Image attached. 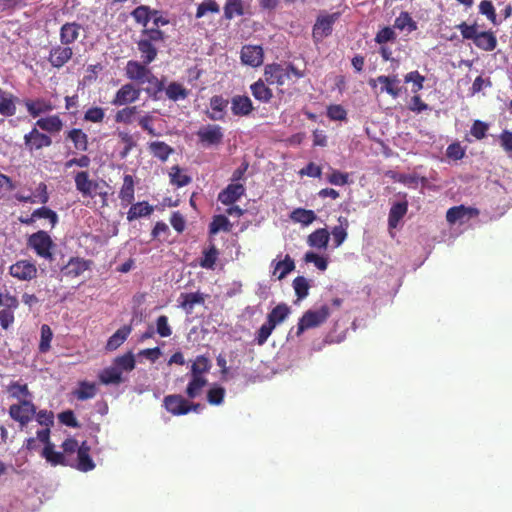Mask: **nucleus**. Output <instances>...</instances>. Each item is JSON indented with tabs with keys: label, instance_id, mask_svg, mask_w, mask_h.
I'll list each match as a JSON object with an SVG mask.
<instances>
[{
	"label": "nucleus",
	"instance_id": "nucleus-41",
	"mask_svg": "<svg viewBox=\"0 0 512 512\" xmlns=\"http://www.w3.org/2000/svg\"><path fill=\"white\" fill-rule=\"evenodd\" d=\"M99 379L104 385H119L124 381L122 374L113 364L99 373Z\"/></svg>",
	"mask_w": 512,
	"mask_h": 512
},
{
	"label": "nucleus",
	"instance_id": "nucleus-35",
	"mask_svg": "<svg viewBox=\"0 0 512 512\" xmlns=\"http://www.w3.org/2000/svg\"><path fill=\"white\" fill-rule=\"evenodd\" d=\"M119 199L122 204L127 206L134 201V180L131 175H125L123 178V184L119 191Z\"/></svg>",
	"mask_w": 512,
	"mask_h": 512
},
{
	"label": "nucleus",
	"instance_id": "nucleus-16",
	"mask_svg": "<svg viewBox=\"0 0 512 512\" xmlns=\"http://www.w3.org/2000/svg\"><path fill=\"white\" fill-rule=\"evenodd\" d=\"M24 143L26 149H28L29 152H33L37 151V149L51 146L52 140L47 134L39 132L37 128H33L24 136Z\"/></svg>",
	"mask_w": 512,
	"mask_h": 512
},
{
	"label": "nucleus",
	"instance_id": "nucleus-53",
	"mask_svg": "<svg viewBox=\"0 0 512 512\" xmlns=\"http://www.w3.org/2000/svg\"><path fill=\"white\" fill-rule=\"evenodd\" d=\"M10 397L23 400L30 396L29 387L27 384H20L19 382H11L7 388Z\"/></svg>",
	"mask_w": 512,
	"mask_h": 512
},
{
	"label": "nucleus",
	"instance_id": "nucleus-31",
	"mask_svg": "<svg viewBox=\"0 0 512 512\" xmlns=\"http://www.w3.org/2000/svg\"><path fill=\"white\" fill-rule=\"evenodd\" d=\"M408 211V201L396 202L389 211L388 225L390 228H396L400 220Z\"/></svg>",
	"mask_w": 512,
	"mask_h": 512
},
{
	"label": "nucleus",
	"instance_id": "nucleus-27",
	"mask_svg": "<svg viewBox=\"0 0 512 512\" xmlns=\"http://www.w3.org/2000/svg\"><path fill=\"white\" fill-rule=\"evenodd\" d=\"M16 97L3 89H0V114L11 117L16 114Z\"/></svg>",
	"mask_w": 512,
	"mask_h": 512
},
{
	"label": "nucleus",
	"instance_id": "nucleus-44",
	"mask_svg": "<svg viewBox=\"0 0 512 512\" xmlns=\"http://www.w3.org/2000/svg\"><path fill=\"white\" fill-rule=\"evenodd\" d=\"M42 456L51 464V465H69L64 453L56 452L54 450L53 444L50 446H44L42 451Z\"/></svg>",
	"mask_w": 512,
	"mask_h": 512
},
{
	"label": "nucleus",
	"instance_id": "nucleus-43",
	"mask_svg": "<svg viewBox=\"0 0 512 512\" xmlns=\"http://www.w3.org/2000/svg\"><path fill=\"white\" fill-rule=\"evenodd\" d=\"M149 149L154 157L162 161H166L170 157V154L173 153V148H170L169 144L163 141L150 142Z\"/></svg>",
	"mask_w": 512,
	"mask_h": 512
},
{
	"label": "nucleus",
	"instance_id": "nucleus-11",
	"mask_svg": "<svg viewBox=\"0 0 512 512\" xmlns=\"http://www.w3.org/2000/svg\"><path fill=\"white\" fill-rule=\"evenodd\" d=\"M479 215L478 209L475 207H466L464 205L453 206L446 212V220L450 224L465 223L470 219Z\"/></svg>",
	"mask_w": 512,
	"mask_h": 512
},
{
	"label": "nucleus",
	"instance_id": "nucleus-3",
	"mask_svg": "<svg viewBox=\"0 0 512 512\" xmlns=\"http://www.w3.org/2000/svg\"><path fill=\"white\" fill-rule=\"evenodd\" d=\"M341 16V12L320 14L317 16L312 27V38L314 43H321L324 38L333 33V26Z\"/></svg>",
	"mask_w": 512,
	"mask_h": 512
},
{
	"label": "nucleus",
	"instance_id": "nucleus-38",
	"mask_svg": "<svg viewBox=\"0 0 512 512\" xmlns=\"http://www.w3.org/2000/svg\"><path fill=\"white\" fill-rule=\"evenodd\" d=\"M152 211L153 207L148 202H137L128 209L127 220L133 221L141 217L150 216Z\"/></svg>",
	"mask_w": 512,
	"mask_h": 512
},
{
	"label": "nucleus",
	"instance_id": "nucleus-48",
	"mask_svg": "<svg viewBox=\"0 0 512 512\" xmlns=\"http://www.w3.org/2000/svg\"><path fill=\"white\" fill-rule=\"evenodd\" d=\"M158 14L157 11H151L148 6H138L132 12L131 15L135 22L147 27L152 15Z\"/></svg>",
	"mask_w": 512,
	"mask_h": 512
},
{
	"label": "nucleus",
	"instance_id": "nucleus-47",
	"mask_svg": "<svg viewBox=\"0 0 512 512\" xmlns=\"http://www.w3.org/2000/svg\"><path fill=\"white\" fill-rule=\"evenodd\" d=\"M316 219L315 212L312 209L295 208L291 213V220L304 225H309Z\"/></svg>",
	"mask_w": 512,
	"mask_h": 512
},
{
	"label": "nucleus",
	"instance_id": "nucleus-4",
	"mask_svg": "<svg viewBox=\"0 0 512 512\" xmlns=\"http://www.w3.org/2000/svg\"><path fill=\"white\" fill-rule=\"evenodd\" d=\"M27 244L39 257L50 261L53 259L51 249L54 247V243L47 231L38 230L34 232L29 236Z\"/></svg>",
	"mask_w": 512,
	"mask_h": 512
},
{
	"label": "nucleus",
	"instance_id": "nucleus-59",
	"mask_svg": "<svg viewBox=\"0 0 512 512\" xmlns=\"http://www.w3.org/2000/svg\"><path fill=\"white\" fill-rule=\"evenodd\" d=\"M137 113V106H125L124 109L116 112L114 120L117 123L130 124L133 116Z\"/></svg>",
	"mask_w": 512,
	"mask_h": 512
},
{
	"label": "nucleus",
	"instance_id": "nucleus-24",
	"mask_svg": "<svg viewBox=\"0 0 512 512\" xmlns=\"http://www.w3.org/2000/svg\"><path fill=\"white\" fill-rule=\"evenodd\" d=\"M81 28V25L76 22L64 24L60 29L61 44L69 47L74 43L80 35Z\"/></svg>",
	"mask_w": 512,
	"mask_h": 512
},
{
	"label": "nucleus",
	"instance_id": "nucleus-8",
	"mask_svg": "<svg viewBox=\"0 0 512 512\" xmlns=\"http://www.w3.org/2000/svg\"><path fill=\"white\" fill-rule=\"evenodd\" d=\"M37 267L29 260H19L8 267V273L19 281L29 282L37 277Z\"/></svg>",
	"mask_w": 512,
	"mask_h": 512
},
{
	"label": "nucleus",
	"instance_id": "nucleus-10",
	"mask_svg": "<svg viewBox=\"0 0 512 512\" xmlns=\"http://www.w3.org/2000/svg\"><path fill=\"white\" fill-rule=\"evenodd\" d=\"M149 64H144L137 60H128L126 65V76L128 79L136 81L138 85H144L146 78L151 77V69Z\"/></svg>",
	"mask_w": 512,
	"mask_h": 512
},
{
	"label": "nucleus",
	"instance_id": "nucleus-51",
	"mask_svg": "<svg viewBox=\"0 0 512 512\" xmlns=\"http://www.w3.org/2000/svg\"><path fill=\"white\" fill-rule=\"evenodd\" d=\"M89 268L88 262L80 258H72L66 266V274L70 277H79Z\"/></svg>",
	"mask_w": 512,
	"mask_h": 512
},
{
	"label": "nucleus",
	"instance_id": "nucleus-6",
	"mask_svg": "<svg viewBox=\"0 0 512 512\" xmlns=\"http://www.w3.org/2000/svg\"><path fill=\"white\" fill-rule=\"evenodd\" d=\"M36 413V407L29 399L20 400L18 404H11L8 409L9 416L18 421L24 427L27 425Z\"/></svg>",
	"mask_w": 512,
	"mask_h": 512
},
{
	"label": "nucleus",
	"instance_id": "nucleus-60",
	"mask_svg": "<svg viewBox=\"0 0 512 512\" xmlns=\"http://www.w3.org/2000/svg\"><path fill=\"white\" fill-rule=\"evenodd\" d=\"M105 118V110L101 106H91L84 114V120L93 123H100Z\"/></svg>",
	"mask_w": 512,
	"mask_h": 512
},
{
	"label": "nucleus",
	"instance_id": "nucleus-63",
	"mask_svg": "<svg viewBox=\"0 0 512 512\" xmlns=\"http://www.w3.org/2000/svg\"><path fill=\"white\" fill-rule=\"evenodd\" d=\"M395 39L396 33L395 30L391 27H384L380 29L374 37V41L378 45H384V43H388V41H395Z\"/></svg>",
	"mask_w": 512,
	"mask_h": 512
},
{
	"label": "nucleus",
	"instance_id": "nucleus-2",
	"mask_svg": "<svg viewBox=\"0 0 512 512\" xmlns=\"http://www.w3.org/2000/svg\"><path fill=\"white\" fill-rule=\"evenodd\" d=\"M164 32L156 28H146L141 31L137 49L144 63H151L158 54L157 43L164 41Z\"/></svg>",
	"mask_w": 512,
	"mask_h": 512
},
{
	"label": "nucleus",
	"instance_id": "nucleus-56",
	"mask_svg": "<svg viewBox=\"0 0 512 512\" xmlns=\"http://www.w3.org/2000/svg\"><path fill=\"white\" fill-rule=\"evenodd\" d=\"M230 229H231V222L224 215L214 216L212 221L210 222V226H209L210 235H215V233H217L220 230L230 231Z\"/></svg>",
	"mask_w": 512,
	"mask_h": 512
},
{
	"label": "nucleus",
	"instance_id": "nucleus-37",
	"mask_svg": "<svg viewBox=\"0 0 512 512\" xmlns=\"http://www.w3.org/2000/svg\"><path fill=\"white\" fill-rule=\"evenodd\" d=\"M131 334V326H123L115 331L107 341L106 349L113 351L119 348Z\"/></svg>",
	"mask_w": 512,
	"mask_h": 512
},
{
	"label": "nucleus",
	"instance_id": "nucleus-9",
	"mask_svg": "<svg viewBox=\"0 0 512 512\" xmlns=\"http://www.w3.org/2000/svg\"><path fill=\"white\" fill-rule=\"evenodd\" d=\"M199 141L203 145H219L222 143L224 134L220 125L207 124L199 128L196 133Z\"/></svg>",
	"mask_w": 512,
	"mask_h": 512
},
{
	"label": "nucleus",
	"instance_id": "nucleus-25",
	"mask_svg": "<svg viewBox=\"0 0 512 512\" xmlns=\"http://www.w3.org/2000/svg\"><path fill=\"white\" fill-rule=\"evenodd\" d=\"M285 69L279 64L268 65L265 68L264 76L270 85H284Z\"/></svg>",
	"mask_w": 512,
	"mask_h": 512
},
{
	"label": "nucleus",
	"instance_id": "nucleus-42",
	"mask_svg": "<svg viewBox=\"0 0 512 512\" xmlns=\"http://www.w3.org/2000/svg\"><path fill=\"white\" fill-rule=\"evenodd\" d=\"M118 371L122 374L124 371L130 372L135 368V358L133 353L127 352L123 355L117 356L113 359L112 363Z\"/></svg>",
	"mask_w": 512,
	"mask_h": 512
},
{
	"label": "nucleus",
	"instance_id": "nucleus-32",
	"mask_svg": "<svg viewBox=\"0 0 512 512\" xmlns=\"http://www.w3.org/2000/svg\"><path fill=\"white\" fill-rule=\"evenodd\" d=\"M208 385L207 377H199L190 375V380L186 388V395L189 399L198 397L202 390Z\"/></svg>",
	"mask_w": 512,
	"mask_h": 512
},
{
	"label": "nucleus",
	"instance_id": "nucleus-19",
	"mask_svg": "<svg viewBox=\"0 0 512 512\" xmlns=\"http://www.w3.org/2000/svg\"><path fill=\"white\" fill-rule=\"evenodd\" d=\"M229 100L224 98L222 95H214L210 99V111L206 114L210 120H223L225 118L226 109L228 107Z\"/></svg>",
	"mask_w": 512,
	"mask_h": 512
},
{
	"label": "nucleus",
	"instance_id": "nucleus-64",
	"mask_svg": "<svg viewBox=\"0 0 512 512\" xmlns=\"http://www.w3.org/2000/svg\"><path fill=\"white\" fill-rule=\"evenodd\" d=\"M225 389L220 386L212 387L207 393V399L210 405H221L225 397Z\"/></svg>",
	"mask_w": 512,
	"mask_h": 512
},
{
	"label": "nucleus",
	"instance_id": "nucleus-62",
	"mask_svg": "<svg viewBox=\"0 0 512 512\" xmlns=\"http://www.w3.org/2000/svg\"><path fill=\"white\" fill-rule=\"evenodd\" d=\"M304 261L306 263L314 264L319 270L324 271L328 267V260L324 257L319 256V254L308 251L304 255Z\"/></svg>",
	"mask_w": 512,
	"mask_h": 512
},
{
	"label": "nucleus",
	"instance_id": "nucleus-50",
	"mask_svg": "<svg viewBox=\"0 0 512 512\" xmlns=\"http://www.w3.org/2000/svg\"><path fill=\"white\" fill-rule=\"evenodd\" d=\"M292 287L298 300H303L308 296L310 283L305 276H296L292 281Z\"/></svg>",
	"mask_w": 512,
	"mask_h": 512
},
{
	"label": "nucleus",
	"instance_id": "nucleus-12",
	"mask_svg": "<svg viewBox=\"0 0 512 512\" xmlns=\"http://www.w3.org/2000/svg\"><path fill=\"white\" fill-rule=\"evenodd\" d=\"M141 90L134 87L132 84H123L115 93L111 100V104L116 107L121 105H128L139 99Z\"/></svg>",
	"mask_w": 512,
	"mask_h": 512
},
{
	"label": "nucleus",
	"instance_id": "nucleus-58",
	"mask_svg": "<svg viewBox=\"0 0 512 512\" xmlns=\"http://www.w3.org/2000/svg\"><path fill=\"white\" fill-rule=\"evenodd\" d=\"M33 217H35V219H48L51 227H54L58 222V216L55 211L47 206H42L33 210Z\"/></svg>",
	"mask_w": 512,
	"mask_h": 512
},
{
	"label": "nucleus",
	"instance_id": "nucleus-55",
	"mask_svg": "<svg viewBox=\"0 0 512 512\" xmlns=\"http://www.w3.org/2000/svg\"><path fill=\"white\" fill-rule=\"evenodd\" d=\"M190 176L183 174L182 170L178 165H174L170 168V183L177 187H183L190 184Z\"/></svg>",
	"mask_w": 512,
	"mask_h": 512
},
{
	"label": "nucleus",
	"instance_id": "nucleus-28",
	"mask_svg": "<svg viewBox=\"0 0 512 512\" xmlns=\"http://www.w3.org/2000/svg\"><path fill=\"white\" fill-rule=\"evenodd\" d=\"M63 125L64 123L58 115H51L36 121V126L48 133H59L62 131Z\"/></svg>",
	"mask_w": 512,
	"mask_h": 512
},
{
	"label": "nucleus",
	"instance_id": "nucleus-61",
	"mask_svg": "<svg viewBox=\"0 0 512 512\" xmlns=\"http://www.w3.org/2000/svg\"><path fill=\"white\" fill-rule=\"evenodd\" d=\"M404 80L405 82H411L412 92L417 93L423 89L425 77L418 71H412L405 75Z\"/></svg>",
	"mask_w": 512,
	"mask_h": 512
},
{
	"label": "nucleus",
	"instance_id": "nucleus-45",
	"mask_svg": "<svg viewBox=\"0 0 512 512\" xmlns=\"http://www.w3.org/2000/svg\"><path fill=\"white\" fill-rule=\"evenodd\" d=\"M295 264L293 259L289 254L286 255L285 259L277 262L274 265L273 274H277V279L282 280L289 275L292 270H294Z\"/></svg>",
	"mask_w": 512,
	"mask_h": 512
},
{
	"label": "nucleus",
	"instance_id": "nucleus-26",
	"mask_svg": "<svg viewBox=\"0 0 512 512\" xmlns=\"http://www.w3.org/2000/svg\"><path fill=\"white\" fill-rule=\"evenodd\" d=\"M338 225L332 227V240L335 247H339L348 237L349 220L346 217H338Z\"/></svg>",
	"mask_w": 512,
	"mask_h": 512
},
{
	"label": "nucleus",
	"instance_id": "nucleus-1",
	"mask_svg": "<svg viewBox=\"0 0 512 512\" xmlns=\"http://www.w3.org/2000/svg\"><path fill=\"white\" fill-rule=\"evenodd\" d=\"M456 29L464 39L472 40L475 47L482 51L491 52L497 48V36L493 31H478L475 23L468 25L466 22L457 25Z\"/></svg>",
	"mask_w": 512,
	"mask_h": 512
},
{
	"label": "nucleus",
	"instance_id": "nucleus-21",
	"mask_svg": "<svg viewBox=\"0 0 512 512\" xmlns=\"http://www.w3.org/2000/svg\"><path fill=\"white\" fill-rule=\"evenodd\" d=\"M91 446L87 441H83L77 452V463L76 469L81 472H90L95 467V463L93 462L91 455Z\"/></svg>",
	"mask_w": 512,
	"mask_h": 512
},
{
	"label": "nucleus",
	"instance_id": "nucleus-46",
	"mask_svg": "<svg viewBox=\"0 0 512 512\" xmlns=\"http://www.w3.org/2000/svg\"><path fill=\"white\" fill-rule=\"evenodd\" d=\"M97 389L93 382H86L83 380L79 382V386L76 390L73 391V395L78 400H88L93 398L96 395Z\"/></svg>",
	"mask_w": 512,
	"mask_h": 512
},
{
	"label": "nucleus",
	"instance_id": "nucleus-20",
	"mask_svg": "<svg viewBox=\"0 0 512 512\" xmlns=\"http://www.w3.org/2000/svg\"><path fill=\"white\" fill-rule=\"evenodd\" d=\"M245 194V186L240 183H230L218 195V200L225 205H232Z\"/></svg>",
	"mask_w": 512,
	"mask_h": 512
},
{
	"label": "nucleus",
	"instance_id": "nucleus-34",
	"mask_svg": "<svg viewBox=\"0 0 512 512\" xmlns=\"http://www.w3.org/2000/svg\"><path fill=\"white\" fill-rule=\"evenodd\" d=\"M291 312L290 307L287 304H278L267 316V321L270 325L275 328L277 325L283 323Z\"/></svg>",
	"mask_w": 512,
	"mask_h": 512
},
{
	"label": "nucleus",
	"instance_id": "nucleus-49",
	"mask_svg": "<svg viewBox=\"0 0 512 512\" xmlns=\"http://www.w3.org/2000/svg\"><path fill=\"white\" fill-rule=\"evenodd\" d=\"M244 4L242 0H226L224 6V17L226 19H233L235 16L244 15Z\"/></svg>",
	"mask_w": 512,
	"mask_h": 512
},
{
	"label": "nucleus",
	"instance_id": "nucleus-7",
	"mask_svg": "<svg viewBox=\"0 0 512 512\" xmlns=\"http://www.w3.org/2000/svg\"><path fill=\"white\" fill-rule=\"evenodd\" d=\"M376 83L381 84V93H387L392 98H397L402 92L401 81L396 74L394 75H379L376 78L369 80V85L372 88L376 87Z\"/></svg>",
	"mask_w": 512,
	"mask_h": 512
},
{
	"label": "nucleus",
	"instance_id": "nucleus-39",
	"mask_svg": "<svg viewBox=\"0 0 512 512\" xmlns=\"http://www.w3.org/2000/svg\"><path fill=\"white\" fill-rule=\"evenodd\" d=\"M250 91H252V96L261 102H269L273 98V91L265 85L262 79L255 81L250 86Z\"/></svg>",
	"mask_w": 512,
	"mask_h": 512
},
{
	"label": "nucleus",
	"instance_id": "nucleus-54",
	"mask_svg": "<svg viewBox=\"0 0 512 512\" xmlns=\"http://www.w3.org/2000/svg\"><path fill=\"white\" fill-rule=\"evenodd\" d=\"M479 13L482 15H485L488 20L491 21V23L494 26H497L500 24V20L497 19V13L495 12V7L490 0H483L478 5Z\"/></svg>",
	"mask_w": 512,
	"mask_h": 512
},
{
	"label": "nucleus",
	"instance_id": "nucleus-29",
	"mask_svg": "<svg viewBox=\"0 0 512 512\" xmlns=\"http://www.w3.org/2000/svg\"><path fill=\"white\" fill-rule=\"evenodd\" d=\"M329 240V231L326 228H318L310 234L307 243L313 248L326 249L329 244Z\"/></svg>",
	"mask_w": 512,
	"mask_h": 512
},
{
	"label": "nucleus",
	"instance_id": "nucleus-18",
	"mask_svg": "<svg viewBox=\"0 0 512 512\" xmlns=\"http://www.w3.org/2000/svg\"><path fill=\"white\" fill-rule=\"evenodd\" d=\"M73 55L71 47L68 46H55L50 50L48 61H50L53 68L60 69L70 61Z\"/></svg>",
	"mask_w": 512,
	"mask_h": 512
},
{
	"label": "nucleus",
	"instance_id": "nucleus-57",
	"mask_svg": "<svg viewBox=\"0 0 512 512\" xmlns=\"http://www.w3.org/2000/svg\"><path fill=\"white\" fill-rule=\"evenodd\" d=\"M53 333L49 325H42L41 327V337L39 343V352L47 353L51 350V341H52Z\"/></svg>",
	"mask_w": 512,
	"mask_h": 512
},
{
	"label": "nucleus",
	"instance_id": "nucleus-33",
	"mask_svg": "<svg viewBox=\"0 0 512 512\" xmlns=\"http://www.w3.org/2000/svg\"><path fill=\"white\" fill-rule=\"evenodd\" d=\"M211 370V360L206 355H198L190 366V375L206 377V373Z\"/></svg>",
	"mask_w": 512,
	"mask_h": 512
},
{
	"label": "nucleus",
	"instance_id": "nucleus-36",
	"mask_svg": "<svg viewBox=\"0 0 512 512\" xmlns=\"http://www.w3.org/2000/svg\"><path fill=\"white\" fill-rule=\"evenodd\" d=\"M394 28L400 31H407V33H411L417 30V23L409 12L402 11L394 19Z\"/></svg>",
	"mask_w": 512,
	"mask_h": 512
},
{
	"label": "nucleus",
	"instance_id": "nucleus-52",
	"mask_svg": "<svg viewBox=\"0 0 512 512\" xmlns=\"http://www.w3.org/2000/svg\"><path fill=\"white\" fill-rule=\"evenodd\" d=\"M166 95L170 100L177 101L180 99H185L189 95V91L184 88L178 82H170L166 88Z\"/></svg>",
	"mask_w": 512,
	"mask_h": 512
},
{
	"label": "nucleus",
	"instance_id": "nucleus-5",
	"mask_svg": "<svg viewBox=\"0 0 512 512\" xmlns=\"http://www.w3.org/2000/svg\"><path fill=\"white\" fill-rule=\"evenodd\" d=\"M329 315L330 309L327 305H323L317 310L306 311L297 324L296 335L300 336L305 330L318 327L323 324Z\"/></svg>",
	"mask_w": 512,
	"mask_h": 512
},
{
	"label": "nucleus",
	"instance_id": "nucleus-14",
	"mask_svg": "<svg viewBox=\"0 0 512 512\" xmlns=\"http://www.w3.org/2000/svg\"><path fill=\"white\" fill-rule=\"evenodd\" d=\"M187 399L180 394L166 395L163 399L164 408L174 416L188 414Z\"/></svg>",
	"mask_w": 512,
	"mask_h": 512
},
{
	"label": "nucleus",
	"instance_id": "nucleus-40",
	"mask_svg": "<svg viewBox=\"0 0 512 512\" xmlns=\"http://www.w3.org/2000/svg\"><path fill=\"white\" fill-rule=\"evenodd\" d=\"M219 251L213 241H210L208 248L202 252V258L199 261V265L205 269H213L218 259Z\"/></svg>",
	"mask_w": 512,
	"mask_h": 512
},
{
	"label": "nucleus",
	"instance_id": "nucleus-22",
	"mask_svg": "<svg viewBox=\"0 0 512 512\" xmlns=\"http://www.w3.org/2000/svg\"><path fill=\"white\" fill-rule=\"evenodd\" d=\"M179 307L187 313H191L195 305H201L205 302V296L200 292H183L180 294Z\"/></svg>",
	"mask_w": 512,
	"mask_h": 512
},
{
	"label": "nucleus",
	"instance_id": "nucleus-17",
	"mask_svg": "<svg viewBox=\"0 0 512 512\" xmlns=\"http://www.w3.org/2000/svg\"><path fill=\"white\" fill-rule=\"evenodd\" d=\"M29 115L36 118L42 114L49 113L54 110L51 100L45 98L25 99L23 101Z\"/></svg>",
	"mask_w": 512,
	"mask_h": 512
},
{
	"label": "nucleus",
	"instance_id": "nucleus-30",
	"mask_svg": "<svg viewBox=\"0 0 512 512\" xmlns=\"http://www.w3.org/2000/svg\"><path fill=\"white\" fill-rule=\"evenodd\" d=\"M66 138L68 140H71L74 149H76L77 151H88L89 138L88 135L81 129H71L70 131L67 132Z\"/></svg>",
	"mask_w": 512,
	"mask_h": 512
},
{
	"label": "nucleus",
	"instance_id": "nucleus-23",
	"mask_svg": "<svg viewBox=\"0 0 512 512\" xmlns=\"http://www.w3.org/2000/svg\"><path fill=\"white\" fill-rule=\"evenodd\" d=\"M253 112V102L245 95L232 97V114L235 116H247Z\"/></svg>",
	"mask_w": 512,
	"mask_h": 512
},
{
	"label": "nucleus",
	"instance_id": "nucleus-15",
	"mask_svg": "<svg viewBox=\"0 0 512 512\" xmlns=\"http://www.w3.org/2000/svg\"><path fill=\"white\" fill-rule=\"evenodd\" d=\"M76 189L84 197H94L98 183L89 178L87 170H81L74 176Z\"/></svg>",
	"mask_w": 512,
	"mask_h": 512
},
{
	"label": "nucleus",
	"instance_id": "nucleus-13",
	"mask_svg": "<svg viewBox=\"0 0 512 512\" xmlns=\"http://www.w3.org/2000/svg\"><path fill=\"white\" fill-rule=\"evenodd\" d=\"M240 58L244 65L259 67L264 60L263 48L258 45H245L241 49Z\"/></svg>",
	"mask_w": 512,
	"mask_h": 512
}]
</instances>
